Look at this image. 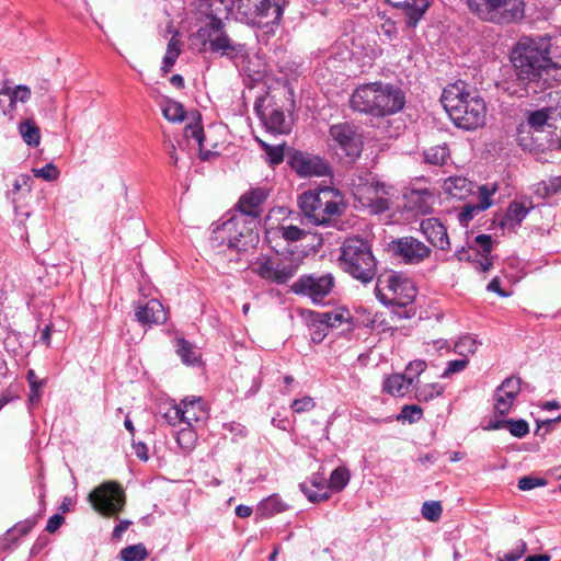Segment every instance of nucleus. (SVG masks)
Returning a JSON list of instances; mask_svg holds the SVG:
<instances>
[{"label": "nucleus", "mask_w": 561, "mask_h": 561, "mask_svg": "<svg viewBox=\"0 0 561 561\" xmlns=\"http://www.w3.org/2000/svg\"><path fill=\"white\" fill-rule=\"evenodd\" d=\"M422 414L423 411L419 405H404L397 419L414 423L422 417Z\"/></svg>", "instance_id": "nucleus-51"}, {"label": "nucleus", "mask_w": 561, "mask_h": 561, "mask_svg": "<svg viewBox=\"0 0 561 561\" xmlns=\"http://www.w3.org/2000/svg\"><path fill=\"white\" fill-rule=\"evenodd\" d=\"M520 392V379L506 378L494 392V410L500 415H506L513 408L514 401Z\"/></svg>", "instance_id": "nucleus-19"}, {"label": "nucleus", "mask_w": 561, "mask_h": 561, "mask_svg": "<svg viewBox=\"0 0 561 561\" xmlns=\"http://www.w3.org/2000/svg\"><path fill=\"white\" fill-rule=\"evenodd\" d=\"M472 13L492 23H510L524 16L523 0H467Z\"/></svg>", "instance_id": "nucleus-9"}, {"label": "nucleus", "mask_w": 561, "mask_h": 561, "mask_svg": "<svg viewBox=\"0 0 561 561\" xmlns=\"http://www.w3.org/2000/svg\"><path fill=\"white\" fill-rule=\"evenodd\" d=\"M466 88L463 81L448 85L444 89L440 101L457 127L473 130L484 125L486 105L477 92Z\"/></svg>", "instance_id": "nucleus-2"}, {"label": "nucleus", "mask_w": 561, "mask_h": 561, "mask_svg": "<svg viewBox=\"0 0 561 561\" xmlns=\"http://www.w3.org/2000/svg\"><path fill=\"white\" fill-rule=\"evenodd\" d=\"M162 114L165 119L172 123L183 122L185 118V110L183 105L176 101L167 99L161 103Z\"/></svg>", "instance_id": "nucleus-36"}, {"label": "nucleus", "mask_w": 561, "mask_h": 561, "mask_svg": "<svg viewBox=\"0 0 561 561\" xmlns=\"http://www.w3.org/2000/svg\"><path fill=\"white\" fill-rule=\"evenodd\" d=\"M411 387V379L404 374L390 375L383 381V391L391 396L403 397L410 391Z\"/></svg>", "instance_id": "nucleus-28"}, {"label": "nucleus", "mask_w": 561, "mask_h": 561, "mask_svg": "<svg viewBox=\"0 0 561 561\" xmlns=\"http://www.w3.org/2000/svg\"><path fill=\"white\" fill-rule=\"evenodd\" d=\"M129 525H130V522H127V520H122V522H119V523L115 526V528H114V530H113V537H114L115 539H119V538L122 537L123 533H125V531L127 530V528L129 527Z\"/></svg>", "instance_id": "nucleus-64"}, {"label": "nucleus", "mask_w": 561, "mask_h": 561, "mask_svg": "<svg viewBox=\"0 0 561 561\" xmlns=\"http://www.w3.org/2000/svg\"><path fill=\"white\" fill-rule=\"evenodd\" d=\"M255 112L265 128L272 134H288L290 131V122L286 118L285 113L278 107L255 106Z\"/></svg>", "instance_id": "nucleus-20"}, {"label": "nucleus", "mask_w": 561, "mask_h": 561, "mask_svg": "<svg viewBox=\"0 0 561 561\" xmlns=\"http://www.w3.org/2000/svg\"><path fill=\"white\" fill-rule=\"evenodd\" d=\"M340 265L344 272L366 284L376 275V260L370 247L360 238H350L341 248Z\"/></svg>", "instance_id": "nucleus-6"}, {"label": "nucleus", "mask_w": 561, "mask_h": 561, "mask_svg": "<svg viewBox=\"0 0 561 561\" xmlns=\"http://www.w3.org/2000/svg\"><path fill=\"white\" fill-rule=\"evenodd\" d=\"M424 161L434 165H444L449 159V148L443 144L430 147L423 152Z\"/></svg>", "instance_id": "nucleus-33"}, {"label": "nucleus", "mask_w": 561, "mask_h": 561, "mask_svg": "<svg viewBox=\"0 0 561 561\" xmlns=\"http://www.w3.org/2000/svg\"><path fill=\"white\" fill-rule=\"evenodd\" d=\"M33 173L36 178H41L46 181H55L59 176V171L53 163H47L46 165L39 169H33Z\"/></svg>", "instance_id": "nucleus-53"}, {"label": "nucleus", "mask_w": 561, "mask_h": 561, "mask_svg": "<svg viewBox=\"0 0 561 561\" xmlns=\"http://www.w3.org/2000/svg\"><path fill=\"white\" fill-rule=\"evenodd\" d=\"M285 3V0H240L238 14L247 24L266 28L268 33L279 24Z\"/></svg>", "instance_id": "nucleus-7"}, {"label": "nucleus", "mask_w": 561, "mask_h": 561, "mask_svg": "<svg viewBox=\"0 0 561 561\" xmlns=\"http://www.w3.org/2000/svg\"><path fill=\"white\" fill-rule=\"evenodd\" d=\"M88 501L96 513L116 516L125 506V492L116 481H107L94 488Z\"/></svg>", "instance_id": "nucleus-10"}, {"label": "nucleus", "mask_w": 561, "mask_h": 561, "mask_svg": "<svg viewBox=\"0 0 561 561\" xmlns=\"http://www.w3.org/2000/svg\"><path fill=\"white\" fill-rule=\"evenodd\" d=\"M27 381L30 383L31 390L33 392L31 400L34 399L35 396H37V391L42 386V381L37 379L34 370H28L26 375Z\"/></svg>", "instance_id": "nucleus-60"}, {"label": "nucleus", "mask_w": 561, "mask_h": 561, "mask_svg": "<svg viewBox=\"0 0 561 561\" xmlns=\"http://www.w3.org/2000/svg\"><path fill=\"white\" fill-rule=\"evenodd\" d=\"M375 293L383 305L398 307L411 305L416 296L413 283L394 272H387L378 277Z\"/></svg>", "instance_id": "nucleus-8"}, {"label": "nucleus", "mask_w": 561, "mask_h": 561, "mask_svg": "<svg viewBox=\"0 0 561 561\" xmlns=\"http://www.w3.org/2000/svg\"><path fill=\"white\" fill-rule=\"evenodd\" d=\"M351 107L359 113L383 117L401 111L405 95L390 83L373 82L358 87L351 95Z\"/></svg>", "instance_id": "nucleus-3"}, {"label": "nucleus", "mask_w": 561, "mask_h": 561, "mask_svg": "<svg viewBox=\"0 0 561 561\" xmlns=\"http://www.w3.org/2000/svg\"><path fill=\"white\" fill-rule=\"evenodd\" d=\"M312 332H311V341L314 343H320L324 340L327 336V329L325 327L319 324L318 322H314L312 320Z\"/></svg>", "instance_id": "nucleus-59"}, {"label": "nucleus", "mask_w": 561, "mask_h": 561, "mask_svg": "<svg viewBox=\"0 0 561 561\" xmlns=\"http://www.w3.org/2000/svg\"><path fill=\"white\" fill-rule=\"evenodd\" d=\"M176 353L181 357L182 362L187 365H194L199 359V354L194 347L185 340L179 339L176 341Z\"/></svg>", "instance_id": "nucleus-40"}, {"label": "nucleus", "mask_w": 561, "mask_h": 561, "mask_svg": "<svg viewBox=\"0 0 561 561\" xmlns=\"http://www.w3.org/2000/svg\"><path fill=\"white\" fill-rule=\"evenodd\" d=\"M19 131L23 140L33 147H37L41 142L39 127L33 119H25L19 124Z\"/></svg>", "instance_id": "nucleus-32"}, {"label": "nucleus", "mask_w": 561, "mask_h": 561, "mask_svg": "<svg viewBox=\"0 0 561 561\" xmlns=\"http://www.w3.org/2000/svg\"><path fill=\"white\" fill-rule=\"evenodd\" d=\"M262 148L264 149L267 161L271 165L280 164L284 160V145L271 146L264 141H260Z\"/></svg>", "instance_id": "nucleus-47"}, {"label": "nucleus", "mask_w": 561, "mask_h": 561, "mask_svg": "<svg viewBox=\"0 0 561 561\" xmlns=\"http://www.w3.org/2000/svg\"><path fill=\"white\" fill-rule=\"evenodd\" d=\"M421 231L427 241L440 250H449L450 242L446 227L436 218H427L421 221Z\"/></svg>", "instance_id": "nucleus-22"}, {"label": "nucleus", "mask_w": 561, "mask_h": 561, "mask_svg": "<svg viewBox=\"0 0 561 561\" xmlns=\"http://www.w3.org/2000/svg\"><path fill=\"white\" fill-rule=\"evenodd\" d=\"M335 286L334 276L330 273L300 276L291 286L294 293L306 296L314 304H321Z\"/></svg>", "instance_id": "nucleus-14"}, {"label": "nucleus", "mask_w": 561, "mask_h": 561, "mask_svg": "<svg viewBox=\"0 0 561 561\" xmlns=\"http://www.w3.org/2000/svg\"><path fill=\"white\" fill-rule=\"evenodd\" d=\"M526 550V542L524 540H518L511 551L497 554L496 559L497 561H517L525 554Z\"/></svg>", "instance_id": "nucleus-49"}, {"label": "nucleus", "mask_w": 561, "mask_h": 561, "mask_svg": "<svg viewBox=\"0 0 561 561\" xmlns=\"http://www.w3.org/2000/svg\"><path fill=\"white\" fill-rule=\"evenodd\" d=\"M163 417L170 425H178L181 423H184V420L182 417V408L180 405H169L167 410L163 412Z\"/></svg>", "instance_id": "nucleus-52"}, {"label": "nucleus", "mask_w": 561, "mask_h": 561, "mask_svg": "<svg viewBox=\"0 0 561 561\" xmlns=\"http://www.w3.org/2000/svg\"><path fill=\"white\" fill-rule=\"evenodd\" d=\"M550 41L546 37H523L511 54L516 81L525 92L537 93L561 82V65L550 58Z\"/></svg>", "instance_id": "nucleus-1"}, {"label": "nucleus", "mask_w": 561, "mask_h": 561, "mask_svg": "<svg viewBox=\"0 0 561 561\" xmlns=\"http://www.w3.org/2000/svg\"><path fill=\"white\" fill-rule=\"evenodd\" d=\"M408 204L416 214L426 215L432 211L434 195L426 190L412 191L408 195Z\"/></svg>", "instance_id": "nucleus-27"}, {"label": "nucleus", "mask_w": 561, "mask_h": 561, "mask_svg": "<svg viewBox=\"0 0 561 561\" xmlns=\"http://www.w3.org/2000/svg\"><path fill=\"white\" fill-rule=\"evenodd\" d=\"M497 188L499 187H497L496 183L480 185L478 187L479 202L478 203H467L460 208V210L457 215L458 221L460 222V225L463 227H468L469 222L479 213L484 211L489 207H491V205L493 204L491 198L496 193Z\"/></svg>", "instance_id": "nucleus-17"}, {"label": "nucleus", "mask_w": 561, "mask_h": 561, "mask_svg": "<svg viewBox=\"0 0 561 561\" xmlns=\"http://www.w3.org/2000/svg\"><path fill=\"white\" fill-rule=\"evenodd\" d=\"M421 512L425 519L436 522L442 515L443 507L439 502L430 501L423 504Z\"/></svg>", "instance_id": "nucleus-48"}, {"label": "nucleus", "mask_w": 561, "mask_h": 561, "mask_svg": "<svg viewBox=\"0 0 561 561\" xmlns=\"http://www.w3.org/2000/svg\"><path fill=\"white\" fill-rule=\"evenodd\" d=\"M135 318L141 325L162 324L167 321V312L158 299L135 306Z\"/></svg>", "instance_id": "nucleus-21"}, {"label": "nucleus", "mask_w": 561, "mask_h": 561, "mask_svg": "<svg viewBox=\"0 0 561 561\" xmlns=\"http://www.w3.org/2000/svg\"><path fill=\"white\" fill-rule=\"evenodd\" d=\"M289 164L302 178L323 176L329 172L327 163L320 157L300 151L290 156Z\"/></svg>", "instance_id": "nucleus-18"}, {"label": "nucleus", "mask_w": 561, "mask_h": 561, "mask_svg": "<svg viewBox=\"0 0 561 561\" xmlns=\"http://www.w3.org/2000/svg\"><path fill=\"white\" fill-rule=\"evenodd\" d=\"M478 348V342L470 335H465L458 339L454 345V352L462 358L469 359Z\"/></svg>", "instance_id": "nucleus-37"}, {"label": "nucleus", "mask_w": 561, "mask_h": 561, "mask_svg": "<svg viewBox=\"0 0 561 561\" xmlns=\"http://www.w3.org/2000/svg\"><path fill=\"white\" fill-rule=\"evenodd\" d=\"M329 135L332 148L341 151V154L354 161L362 152V138L348 123L335 124L330 127Z\"/></svg>", "instance_id": "nucleus-15"}, {"label": "nucleus", "mask_w": 561, "mask_h": 561, "mask_svg": "<svg viewBox=\"0 0 561 561\" xmlns=\"http://www.w3.org/2000/svg\"><path fill=\"white\" fill-rule=\"evenodd\" d=\"M478 187L473 182L462 176H450L445 180L443 185L445 193L456 199L467 198Z\"/></svg>", "instance_id": "nucleus-24"}, {"label": "nucleus", "mask_w": 561, "mask_h": 561, "mask_svg": "<svg viewBox=\"0 0 561 561\" xmlns=\"http://www.w3.org/2000/svg\"><path fill=\"white\" fill-rule=\"evenodd\" d=\"M311 485L317 488V491H312L307 485L301 484V490L306 494V496L308 497V500L310 502L317 503V502H322V501H325L329 499V496H330V493L328 490L329 485L328 486L325 485V481L322 477L314 476L311 479Z\"/></svg>", "instance_id": "nucleus-30"}, {"label": "nucleus", "mask_w": 561, "mask_h": 561, "mask_svg": "<svg viewBox=\"0 0 561 561\" xmlns=\"http://www.w3.org/2000/svg\"><path fill=\"white\" fill-rule=\"evenodd\" d=\"M468 364H469V359H466V358L449 360L447 363L446 369L442 374V377L448 378L453 374L460 373L468 366Z\"/></svg>", "instance_id": "nucleus-55"}, {"label": "nucleus", "mask_w": 561, "mask_h": 561, "mask_svg": "<svg viewBox=\"0 0 561 561\" xmlns=\"http://www.w3.org/2000/svg\"><path fill=\"white\" fill-rule=\"evenodd\" d=\"M353 195L374 215L389 210L392 205L391 190L379 182L358 184L354 187Z\"/></svg>", "instance_id": "nucleus-12"}, {"label": "nucleus", "mask_w": 561, "mask_h": 561, "mask_svg": "<svg viewBox=\"0 0 561 561\" xmlns=\"http://www.w3.org/2000/svg\"><path fill=\"white\" fill-rule=\"evenodd\" d=\"M314 408V399L310 396H304L301 398L295 399L290 404V409L298 414L309 412Z\"/></svg>", "instance_id": "nucleus-50"}, {"label": "nucleus", "mask_w": 561, "mask_h": 561, "mask_svg": "<svg viewBox=\"0 0 561 561\" xmlns=\"http://www.w3.org/2000/svg\"><path fill=\"white\" fill-rule=\"evenodd\" d=\"M287 505L277 496L271 495L260 503L259 510L263 515H274L284 512Z\"/></svg>", "instance_id": "nucleus-42"}, {"label": "nucleus", "mask_w": 561, "mask_h": 561, "mask_svg": "<svg viewBox=\"0 0 561 561\" xmlns=\"http://www.w3.org/2000/svg\"><path fill=\"white\" fill-rule=\"evenodd\" d=\"M476 242L482 248L483 252L490 253L492 250V239L489 234H479Z\"/></svg>", "instance_id": "nucleus-62"}, {"label": "nucleus", "mask_w": 561, "mask_h": 561, "mask_svg": "<svg viewBox=\"0 0 561 561\" xmlns=\"http://www.w3.org/2000/svg\"><path fill=\"white\" fill-rule=\"evenodd\" d=\"M298 266L289 259L278 256H260L253 264V271L263 279L276 284H284L296 273Z\"/></svg>", "instance_id": "nucleus-13"}, {"label": "nucleus", "mask_w": 561, "mask_h": 561, "mask_svg": "<svg viewBox=\"0 0 561 561\" xmlns=\"http://www.w3.org/2000/svg\"><path fill=\"white\" fill-rule=\"evenodd\" d=\"M181 54V41L174 35L168 43L167 51L164 54L161 70L163 73L171 71L178 57Z\"/></svg>", "instance_id": "nucleus-35"}, {"label": "nucleus", "mask_w": 561, "mask_h": 561, "mask_svg": "<svg viewBox=\"0 0 561 561\" xmlns=\"http://www.w3.org/2000/svg\"><path fill=\"white\" fill-rule=\"evenodd\" d=\"M267 196L268 191L261 187L253 188L243 194L238 203V207L241 211L240 216L243 217L247 215L253 218L257 217L261 213V206Z\"/></svg>", "instance_id": "nucleus-23"}, {"label": "nucleus", "mask_w": 561, "mask_h": 561, "mask_svg": "<svg viewBox=\"0 0 561 561\" xmlns=\"http://www.w3.org/2000/svg\"><path fill=\"white\" fill-rule=\"evenodd\" d=\"M391 249L405 264H419L431 255V248L414 237H402L391 242Z\"/></svg>", "instance_id": "nucleus-16"}, {"label": "nucleus", "mask_w": 561, "mask_h": 561, "mask_svg": "<svg viewBox=\"0 0 561 561\" xmlns=\"http://www.w3.org/2000/svg\"><path fill=\"white\" fill-rule=\"evenodd\" d=\"M278 231L282 238L285 239L287 242H296L302 240L307 234V231L305 229H301L293 224L282 225L278 228Z\"/></svg>", "instance_id": "nucleus-46"}, {"label": "nucleus", "mask_w": 561, "mask_h": 561, "mask_svg": "<svg viewBox=\"0 0 561 561\" xmlns=\"http://www.w3.org/2000/svg\"><path fill=\"white\" fill-rule=\"evenodd\" d=\"M185 136L186 138H193L197 141L198 146L202 148L203 147V141H204V130H203V127L199 123H193V124H188L186 127H185Z\"/></svg>", "instance_id": "nucleus-56"}, {"label": "nucleus", "mask_w": 561, "mask_h": 561, "mask_svg": "<svg viewBox=\"0 0 561 561\" xmlns=\"http://www.w3.org/2000/svg\"><path fill=\"white\" fill-rule=\"evenodd\" d=\"M1 93L10 98L11 105L18 101L26 103L31 98V90L27 85H18L14 89L4 88Z\"/></svg>", "instance_id": "nucleus-45"}, {"label": "nucleus", "mask_w": 561, "mask_h": 561, "mask_svg": "<svg viewBox=\"0 0 561 561\" xmlns=\"http://www.w3.org/2000/svg\"><path fill=\"white\" fill-rule=\"evenodd\" d=\"M148 552L144 545H131L121 551L123 561H142L147 558Z\"/></svg>", "instance_id": "nucleus-44"}, {"label": "nucleus", "mask_w": 561, "mask_h": 561, "mask_svg": "<svg viewBox=\"0 0 561 561\" xmlns=\"http://www.w3.org/2000/svg\"><path fill=\"white\" fill-rule=\"evenodd\" d=\"M507 427L510 433L518 438L526 436L529 432L528 423L525 420H506L491 423L489 428L497 430L501 427Z\"/></svg>", "instance_id": "nucleus-34"}, {"label": "nucleus", "mask_w": 561, "mask_h": 561, "mask_svg": "<svg viewBox=\"0 0 561 561\" xmlns=\"http://www.w3.org/2000/svg\"><path fill=\"white\" fill-rule=\"evenodd\" d=\"M181 408L184 423L188 426H192L194 422H197L206 416V410L201 397H187L183 399L181 402Z\"/></svg>", "instance_id": "nucleus-25"}, {"label": "nucleus", "mask_w": 561, "mask_h": 561, "mask_svg": "<svg viewBox=\"0 0 561 561\" xmlns=\"http://www.w3.org/2000/svg\"><path fill=\"white\" fill-rule=\"evenodd\" d=\"M444 392V387L439 383H427L416 390V399L427 402L439 397Z\"/></svg>", "instance_id": "nucleus-43"}, {"label": "nucleus", "mask_w": 561, "mask_h": 561, "mask_svg": "<svg viewBox=\"0 0 561 561\" xmlns=\"http://www.w3.org/2000/svg\"><path fill=\"white\" fill-rule=\"evenodd\" d=\"M32 178L27 174H21L19 175L14 182H13V191L14 192H20V191H25V192H30L31 191V186H32Z\"/></svg>", "instance_id": "nucleus-58"}, {"label": "nucleus", "mask_w": 561, "mask_h": 561, "mask_svg": "<svg viewBox=\"0 0 561 561\" xmlns=\"http://www.w3.org/2000/svg\"><path fill=\"white\" fill-rule=\"evenodd\" d=\"M64 520L65 518L61 515H53L47 522L46 530L48 533H55L62 525Z\"/></svg>", "instance_id": "nucleus-61"}, {"label": "nucleus", "mask_w": 561, "mask_h": 561, "mask_svg": "<svg viewBox=\"0 0 561 561\" xmlns=\"http://www.w3.org/2000/svg\"><path fill=\"white\" fill-rule=\"evenodd\" d=\"M553 114L552 107H542L540 110L530 112L527 118L528 125L535 130H541Z\"/></svg>", "instance_id": "nucleus-39"}, {"label": "nucleus", "mask_w": 561, "mask_h": 561, "mask_svg": "<svg viewBox=\"0 0 561 561\" xmlns=\"http://www.w3.org/2000/svg\"><path fill=\"white\" fill-rule=\"evenodd\" d=\"M192 44L197 46L199 51L209 50L230 60L244 55V46L228 36L222 21L217 18H211L208 23L197 30L192 36Z\"/></svg>", "instance_id": "nucleus-5"}, {"label": "nucleus", "mask_w": 561, "mask_h": 561, "mask_svg": "<svg viewBox=\"0 0 561 561\" xmlns=\"http://www.w3.org/2000/svg\"><path fill=\"white\" fill-rule=\"evenodd\" d=\"M350 471L344 467L334 469L330 476L329 489L335 492L342 491L350 482Z\"/></svg>", "instance_id": "nucleus-41"}, {"label": "nucleus", "mask_w": 561, "mask_h": 561, "mask_svg": "<svg viewBox=\"0 0 561 561\" xmlns=\"http://www.w3.org/2000/svg\"><path fill=\"white\" fill-rule=\"evenodd\" d=\"M215 234L216 240L220 239V243H226L229 249L238 252L245 251L256 240L253 229L247 225L242 216H233L222 222L215 230Z\"/></svg>", "instance_id": "nucleus-11"}, {"label": "nucleus", "mask_w": 561, "mask_h": 561, "mask_svg": "<svg viewBox=\"0 0 561 561\" xmlns=\"http://www.w3.org/2000/svg\"><path fill=\"white\" fill-rule=\"evenodd\" d=\"M133 449L136 454V456L142 460H148V448L147 445L142 442L133 443Z\"/></svg>", "instance_id": "nucleus-63"}, {"label": "nucleus", "mask_w": 561, "mask_h": 561, "mask_svg": "<svg viewBox=\"0 0 561 561\" xmlns=\"http://www.w3.org/2000/svg\"><path fill=\"white\" fill-rule=\"evenodd\" d=\"M559 192H561V175L539 182L535 190V193L542 198L556 195Z\"/></svg>", "instance_id": "nucleus-38"}, {"label": "nucleus", "mask_w": 561, "mask_h": 561, "mask_svg": "<svg viewBox=\"0 0 561 561\" xmlns=\"http://www.w3.org/2000/svg\"><path fill=\"white\" fill-rule=\"evenodd\" d=\"M428 0H405L402 3L405 25L410 28H414L428 9Z\"/></svg>", "instance_id": "nucleus-26"}, {"label": "nucleus", "mask_w": 561, "mask_h": 561, "mask_svg": "<svg viewBox=\"0 0 561 561\" xmlns=\"http://www.w3.org/2000/svg\"><path fill=\"white\" fill-rule=\"evenodd\" d=\"M298 205L308 222L322 226L340 216L343 208V196L330 186L310 190L299 196Z\"/></svg>", "instance_id": "nucleus-4"}, {"label": "nucleus", "mask_w": 561, "mask_h": 561, "mask_svg": "<svg viewBox=\"0 0 561 561\" xmlns=\"http://www.w3.org/2000/svg\"><path fill=\"white\" fill-rule=\"evenodd\" d=\"M543 485H546V481L543 479L533 477H523L518 480L517 483L518 489L522 491H528L535 489L536 486Z\"/></svg>", "instance_id": "nucleus-57"}, {"label": "nucleus", "mask_w": 561, "mask_h": 561, "mask_svg": "<svg viewBox=\"0 0 561 561\" xmlns=\"http://www.w3.org/2000/svg\"><path fill=\"white\" fill-rule=\"evenodd\" d=\"M313 321L325 328H337L348 319V313L345 311H328L317 312L312 314Z\"/></svg>", "instance_id": "nucleus-31"}, {"label": "nucleus", "mask_w": 561, "mask_h": 561, "mask_svg": "<svg viewBox=\"0 0 561 561\" xmlns=\"http://www.w3.org/2000/svg\"><path fill=\"white\" fill-rule=\"evenodd\" d=\"M425 368L426 363L424 360H414L407 366L404 375L411 379L412 386L414 380L425 370Z\"/></svg>", "instance_id": "nucleus-54"}, {"label": "nucleus", "mask_w": 561, "mask_h": 561, "mask_svg": "<svg viewBox=\"0 0 561 561\" xmlns=\"http://www.w3.org/2000/svg\"><path fill=\"white\" fill-rule=\"evenodd\" d=\"M531 208L519 202H512L502 219V227L515 228L526 218Z\"/></svg>", "instance_id": "nucleus-29"}]
</instances>
